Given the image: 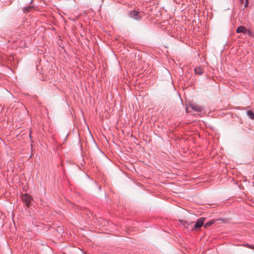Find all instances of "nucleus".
I'll list each match as a JSON object with an SVG mask.
<instances>
[{"instance_id":"1","label":"nucleus","mask_w":254,"mask_h":254,"mask_svg":"<svg viewBox=\"0 0 254 254\" xmlns=\"http://www.w3.org/2000/svg\"><path fill=\"white\" fill-rule=\"evenodd\" d=\"M128 15L130 18L136 20H140L143 16L142 13L135 10L130 11L129 12Z\"/></svg>"},{"instance_id":"2","label":"nucleus","mask_w":254,"mask_h":254,"mask_svg":"<svg viewBox=\"0 0 254 254\" xmlns=\"http://www.w3.org/2000/svg\"><path fill=\"white\" fill-rule=\"evenodd\" d=\"M205 221V218H199L195 223L193 227V229L195 230H197L199 228H200L204 224V222Z\"/></svg>"},{"instance_id":"3","label":"nucleus","mask_w":254,"mask_h":254,"mask_svg":"<svg viewBox=\"0 0 254 254\" xmlns=\"http://www.w3.org/2000/svg\"><path fill=\"white\" fill-rule=\"evenodd\" d=\"M22 201L25 202L26 205H28L31 200V196L28 193H25L21 196Z\"/></svg>"},{"instance_id":"4","label":"nucleus","mask_w":254,"mask_h":254,"mask_svg":"<svg viewBox=\"0 0 254 254\" xmlns=\"http://www.w3.org/2000/svg\"><path fill=\"white\" fill-rule=\"evenodd\" d=\"M190 107L196 112H200L203 110V108L201 106L196 104H191L190 105Z\"/></svg>"},{"instance_id":"5","label":"nucleus","mask_w":254,"mask_h":254,"mask_svg":"<svg viewBox=\"0 0 254 254\" xmlns=\"http://www.w3.org/2000/svg\"><path fill=\"white\" fill-rule=\"evenodd\" d=\"M194 71L195 74L200 75L203 73L204 70L202 66H198L194 68Z\"/></svg>"},{"instance_id":"6","label":"nucleus","mask_w":254,"mask_h":254,"mask_svg":"<svg viewBox=\"0 0 254 254\" xmlns=\"http://www.w3.org/2000/svg\"><path fill=\"white\" fill-rule=\"evenodd\" d=\"M247 31V29L246 28L244 27V26H239V27L237 28V30H236V32L237 33H246V32Z\"/></svg>"},{"instance_id":"7","label":"nucleus","mask_w":254,"mask_h":254,"mask_svg":"<svg viewBox=\"0 0 254 254\" xmlns=\"http://www.w3.org/2000/svg\"><path fill=\"white\" fill-rule=\"evenodd\" d=\"M247 115L250 118V119L254 120V113L251 110L247 111Z\"/></svg>"},{"instance_id":"8","label":"nucleus","mask_w":254,"mask_h":254,"mask_svg":"<svg viewBox=\"0 0 254 254\" xmlns=\"http://www.w3.org/2000/svg\"><path fill=\"white\" fill-rule=\"evenodd\" d=\"M214 223V220H211L206 222L204 224V227L205 228H207V227H209L210 225H211L212 224H213Z\"/></svg>"},{"instance_id":"9","label":"nucleus","mask_w":254,"mask_h":254,"mask_svg":"<svg viewBox=\"0 0 254 254\" xmlns=\"http://www.w3.org/2000/svg\"><path fill=\"white\" fill-rule=\"evenodd\" d=\"M248 5V0H246V2L245 3V7H246Z\"/></svg>"},{"instance_id":"10","label":"nucleus","mask_w":254,"mask_h":254,"mask_svg":"<svg viewBox=\"0 0 254 254\" xmlns=\"http://www.w3.org/2000/svg\"><path fill=\"white\" fill-rule=\"evenodd\" d=\"M249 248L252 249H254V246H249Z\"/></svg>"},{"instance_id":"11","label":"nucleus","mask_w":254,"mask_h":254,"mask_svg":"<svg viewBox=\"0 0 254 254\" xmlns=\"http://www.w3.org/2000/svg\"><path fill=\"white\" fill-rule=\"evenodd\" d=\"M245 246L247 247L248 248H249V246H250L249 244H247V245H245Z\"/></svg>"},{"instance_id":"12","label":"nucleus","mask_w":254,"mask_h":254,"mask_svg":"<svg viewBox=\"0 0 254 254\" xmlns=\"http://www.w3.org/2000/svg\"><path fill=\"white\" fill-rule=\"evenodd\" d=\"M240 0V2H241V3H243V0Z\"/></svg>"},{"instance_id":"13","label":"nucleus","mask_w":254,"mask_h":254,"mask_svg":"<svg viewBox=\"0 0 254 254\" xmlns=\"http://www.w3.org/2000/svg\"><path fill=\"white\" fill-rule=\"evenodd\" d=\"M24 10H27V8H25Z\"/></svg>"}]
</instances>
